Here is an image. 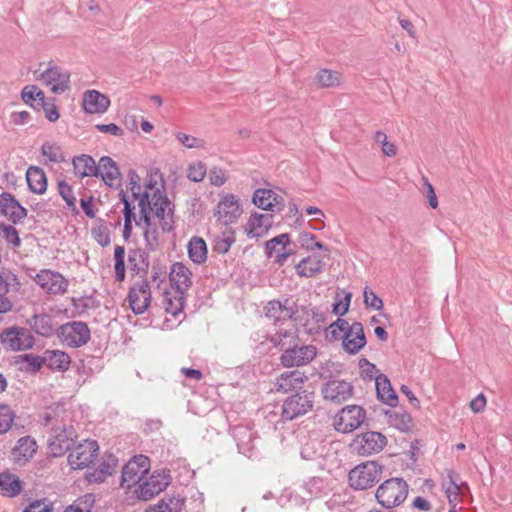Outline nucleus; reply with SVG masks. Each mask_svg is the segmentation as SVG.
Returning <instances> with one entry per match:
<instances>
[{"label":"nucleus","mask_w":512,"mask_h":512,"mask_svg":"<svg viewBox=\"0 0 512 512\" xmlns=\"http://www.w3.org/2000/svg\"><path fill=\"white\" fill-rule=\"evenodd\" d=\"M39 79L55 94L65 92L70 88V73L50 61L46 70L40 73Z\"/></svg>","instance_id":"nucleus-12"},{"label":"nucleus","mask_w":512,"mask_h":512,"mask_svg":"<svg viewBox=\"0 0 512 512\" xmlns=\"http://www.w3.org/2000/svg\"><path fill=\"white\" fill-rule=\"evenodd\" d=\"M95 129L102 133H108L114 136H123L124 130L115 123L96 124Z\"/></svg>","instance_id":"nucleus-63"},{"label":"nucleus","mask_w":512,"mask_h":512,"mask_svg":"<svg viewBox=\"0 0 512 512\" xmlns=\"http://www.w3.org/2000/svg\"><path fill=\"white\" fill-rule=\"evenodd\" d=\"M169 280L174 285L175 290H180L183 293L193 285L192 272L182 262L172 264Z\"/></svg>","instance_id":"nucleus-23"},{"label":"nucleus","mask_w":512,"mask_h":512,"mask_svg":"<svg viewBox=\"0 0 512 512\" xmlns=\"http://www.w3.org/2000/svg\"><path fill=\"white\" fill-rule=\"evenodd\" d=\"M321 393L325 400L341 404L353 396L354 387L345 380L332 379L322 385Z\"/></svg>","instance_id":"nucleus-15"},{"label":"nucleus","mask_w":512,"mask_h":512,"mask_svg":"<svg viewBox=\"0 0 512 512\" xmlns=\"http://www.w3.org/2000/svg\"><path fill=\"white\" fill-rule=\"evenodd\" d=\"M42 110L45 113V117L50 122H56L60 117V113L56 105V98L54 97L48 98Z\"/></svg>","instance_id":"nucleus-57"},{"label":"nucleus","mask_w":512,"mask_h":512,"mask_svg":"<svg viewBox=\"0 0 512 512\" xmlns=\"http://www.w3.org/2000/svg\"><path fill=\"white\" fill-rule=\"evenodd\" d=\"M59 147H55L48 142L44 143L41 147V153L43 156H46L50 162L60 163L65 161V158L62 154H58Z\"/></svg>","instance_id":"nucleus-55"},{"label":"nucleus","mask_w":512,"mask_h":512,"mask_svg":"<svg viewBox=\"0 0 512 512\" xmlns=\"http://www.w3.org/2000/svg\"><path fill=\"white\" fill-rule=\"evenodd\" d=\"M45 365L53 371L64 372L71 364L70 356L61 350H46L44 352Z\"/></svg>","instance_id":"nucleus-32"},{"label":"nucleus","mask_w":512,"mask_h":512,"mask_svg":"<svg viewBox=\"0 0 512 512\" xmlns=\"http://www.w3.org/2000/svg\"><path fill=\"white\" fill-rule=\"evenodd\" d=\"M19 362L27 363L28 366L22 370L25 372H32V373L39 372L41 370V368L43 367V365H45L44 355L39 356V355L28 354V353L17 356L16 363H19Z\"/></svg>","instance_id":"nucleus-41"},{"label":"nucleus","mask_w":512,"mask_h":512,"mask_svg":"<svg viewBox=\"0 0 512 512\" xmlns=\"http://www.w3.org/2000/svg\"><path fill=\"white\" fill-rule=\"evenodd\" d=\"M384 413L387 416L389 425L401 432H408L413 426L411 415L403 409L385 410Z\"/></svg>","instance_id":"nucleus-35"},{"label":"nucleus","mask_w":512,"mask_h":512,"mask_svg":"<svg viewBox=\"0 0 512 512\" xmlns=\"http://www.w3.org/2000/svg\"><path fill=\"white\" fill-rule=\"evenodd\" d=\"M235 232L232 228H227L221 237H217L215 240L214 251L219 254H226L231 245L235 242Z\"/></svg>","instance_id":"nucleus-43"},{"label":"nucleus","mask_w":512,"mask_h":512,"mask_svg":"<svg viewBox=\"0 0 512 512\" xmlns=\"http://www.w3.org/2000/svg\"><path fill=\"white\" fill-rule=\"evenodd\" d=\"M365 419L366 411L362 406L347 405L334 416L333 426L337 432L352 433L364 423Z\"/></svg>","instance_id":"nucleus-6"},{"label":"nucleus","mask_w":512,"mask_h":512,"mask_svg":"<svg viewBox=\"0 0 512 512\" xmlns=\"http://www.w3.org/2000/svg\"><path fill=\"white\" fill-rule=\"evenodd\" d=\"M266 341L282 351L279 358L280 363L285 368L305 366L312 362L317 349L314 345H306L299 338V329L295 325L294 329H278L274 334L267 335Z\"/></svg>","instance_id":"nucleus-1"},{"label":"nucleus","mask_w":512,"mask_h":512,"mask_svg":"<svg viewBox=\"0 0 512 512\" xmlns=\"http://www.w3.org/2000/svg\"><path fill=\"white\" fill-rule=\"evenodd\" d=\"M58 193L62 199L66 202L67 207L75 214L79 213L76 206V198L73 194V188L65 180L58 181L57 184Z\"/></svg>","instance_id":"nucleus-42"},{"label":"nucleus","mask_w":512,"mask_h":512,"mask_svg":"<svg viewBox=\"0 0 512 512\" xmlns=\"http://www.w3.org/2000/svg\"><path fill=\"white\" fill-rule=\"evenodd\" d=\"M128 177V185L127 188L131 191V196L133 199H136V195L141 191V184H140V176L134 169H129L127 173Z\"/></svg>","instance_id":"nucleus-59"},{"label":"nucleus","mask_w":512,"mask_h":512,"mask_svg":"<svg viewBox=\"0 0 512 512\" xmlns=\"http://www.w3.org/2000/svg\"><path fill=\"white\" fill-rule=\"evenodd\" d=\"M74 434L73 426H64L56 433L54 440L50 441L48 445L53 457H61L72 448Z\"/></svg>","instance_id":"nucleus-21"},{"label":"nucleus","mask_w":512,"mask_h":512,"mask_svg":"<svg viewBox=\"0 0 512 512\" xmlns=\"http://www.w3.org/2000/svg\"><path fill=\"white\" fill-rule=\"evenodd\" d=\"M351 298L350 292L346 293L343 299L337 298L332 305V313L338 316L345 315L349 310Z\"/></svg>","instance_id":"nucleus-56"},{"label":"nucleus","mask_w":512,"mask_h":512,"mask_svg":"<svg viewBox=\"0 0 512 512\" xmlns=\"http://www.w3.org/2000/svg\"><path fill=\"white\" fill-rule=\"evenodd\" d=\"M349 326L348 321L338 318L326 329V337L331 340H338L340 337L342 338L341 333L344 334Z\"/></svg>","instance_id":"nucleus-48"},{"label":"nucleus","mask_w":512,"mask_h":512,"mask_svg":"<svg viewBox=\"0 0 512 512\" xmlns=\"http://www.w3.org/2000/svg\"><path fill=\"white\" fill-rule=\"evenodd\" d=\"M153 210L157 218L160 219V227L164 233H169L174 229L175 205L170 201L165 191L156 189L153 193Z\"/></svg>","instance_id":"nucleus-11"},{"label":"nucleus","mask_w":512,"mask_h":512,"mask_svg":"<svg viewBox=\"0 0 512 512\" xmlns=\"http://www.w3.org/2000/svg\"><path fill=\"white\" fill-rule=\"evenodd\" d=\"M146 249L148 251H156L159 246V232L157 228L149 227L143 232Z\"/></svg>","instance_id":"nucleus-51"},{"label":"nucleus","mask_w":512,"mask_h":512,"mask_svg":"<svg viewBox=\"0 0 512 512\" xmlns=\"http://www.w3.org/2000/svg\"><path fill=\"white\" fill-rule=\"evenodd\" d=\"M99 445L96 440L86 439L77 444L68 455V463L74 470L89 467L98 456Z\"/></svg>","instance_id":"nucleus-10"},{"label":"nucleus","mask_w":512,"mask_h":512,"mask_svg":"<svg viewBox=\"0 0 512 512\" xmlns=\"http://www.w3.org/2000/svg\"><path fill=\"white\" fill-rule=\"evenodd\" d=\"M188 256L195 264H203L207 260L208 249L203 238L194 236L190 239L188 246Z\"/></svg>","instance_id":"nucleus-37"},{"label":"nucleus","mask_w":512,"mask_h":512,"mask_svg":"<svg viewBox=\"0 0 512 512\" xmlns=\"http://www.w3.org/2000/svg\"><path fill=\"white\" fill-rule=\"evenodd\" d=\"M177 140L187 148H201L204 146V141L200 138L178 132L176 133Z\"/></svg>","instance_id":"nucleus-58"},{"label":"nucleus","mask_w":512,"mask_h":512,"mask_svg":"<svg viewBox=\"0 0 512 512\" xmlns=\"http://www.w3.org/2000/svg\"><path fill=\"white\" fill-rule=\"evenodd\" d=\"M241 214L239 201L233 194H226L218 203V220L224 224L229 225L234 223Z\"/></svg>","instance_id":"nucleus-20"},{"label":"nucleus","mask_w":512,"mask_h":512,"mask_svg":"<svg viewBox=\"0 0 512 512\" xmlns=\"http://www.w3.org/2000/svg\"><path fill=\"white\" fill-rule=\"evenodd\" d=\"M56 335L68 347L79 348L88 343L91 332L85 322L72 321L62 324L58 328Z\"/></svg>","instance_id":"nucleus-7"},{"label":"nucleus","mask_w":512,"mask_h":512,"mask_svg":"<svg viewBox=\"0 0 512 512\" xmlns=\"http://www.w3.org/2000/svg\"><path fill=\"white\" fill-rule=\"evenodd\" d=\"M307 379L304 373L293 370L282 373L276 381L277 391L290 392L296 388H301L300 385Z\"/></svg>","instance_id":"nucleus-30"},{"label":"nucleus","mask_w":512,"mask_h":512,"mask_svg":"<svg viewBox=\"0 0 512 512\" xmlns=\"http://www.w3.org/2000/svg\"><path fill=\"white\" fill-rule=\"evenodd\" d=\"M72 163L75 175L81 179L87 176L99 177L101 175V168L97 167L95 160L90 155L75 156Z\"/></svg>","instance_id":"nucleus-25"},{"label":"nucleus","mask_w":512,"mask_h":512,"mask_svg":"<svg viewBox=\"0 0 512 512\" xmlns=\"http://www.w3.org/2000/svg\"><path fill=\"white\" fill-rule=\"evenodd\" d=\"M166 503L168 504L167 512H180L184 505V498L174 495H166Z\"/></svg>","instance_id":"nucleus-64"},{"label":"nucleus","mask_w":512,"mask_h":512,"mask_svg":"<svg viewBox=\"0 0 512 512\" xmlns=\"http://www.w3.org/2000/svg\"><path fill=\"white\" fill-rule=\"evenodd\" d=\"M323 259L321 256L311 255L303 258L296 264L295 270L298 276L305 278L315 277L323 272Z\"/></svg>","instance_id":"nucleus-26"},{"label":"nucleus","mask_w":512,"mask_h":512,"mask_svg":"<svg viewBox=\"0 0 512 512\" xmlns=\"http://www.w3.org/2000/svg\"><path fill=\"white\" fill-rule=\"evenodd\" d=\"M33 280L48 294L58 295L64 294L68 288V281L65 277L57 272L50 269H43Z\"/></svg>","instance_id":"nucleus-14"},{"label":"nucleus","mask_w":512,"mask_h":512,"mask_svg":"<svg viewBox=\"0 0 512 512\" xmlns=\"http://www.w3.org/2000/svg\"><path fill=\"white\" fill-rule=\"evenodd\" d=\"M409 485L403 478L393 477L382 482L375 491V499L385 509L400 506L407 498Z\"/></svg>","instance_id":"nucleus-2"},{"label":"nucleus","mask_w":512,"mask_h":512,"mask_svg":"<svg viewBox=\"0 0 512 512\" xmlns=\"http://www.w3.org/2000/svg\"><path fill=\"white\" fill-rule=\"evenodd\" d=\"M140 472L139 469L134 467V463L128 461L122 468L120 486L122 488H131L139 483L144 478Z\"/></svg>","instance_id":"nucleus-39"},{"label":"nucleus","mask_w":512,"mask_h":512,"mask_svg":"<svg viewBox=\"0 0 512 512\" xmlns=\"http://www.w3.org/2000/svg\"><path fill=\"white\" fill-rule=\"evenodd\" d=\"M316 400L314 390L300 389L288 396L282 403L281 418L292 421L313 411Z\"/></svg>","instance_id":"nucleus-3"},{"label":"nucleus","mask_w":512,"mask_h":512,"mask_svg":"<svg viewBox=\"0 0 512 512\" xmlns=\"http://www.w3.org/2000/svg\"><path fill=\"white\" fill-rule=\"evenodd\" d=\"M184 305L185 293L182 291L174 289L173 292L168 290L163 292V306L167 313L176 317L183 313Z\"/></svg>","instance_id":"nucleus-31"},{"label":"nucleus","mask_w":512,"mask_h":512,"mask_svg":"<svg viewBox=\"0 0 512 512\" xmlns=\"http://www.w3.org/2000/svg\"><path fill=\"white\" fill-rule=\"evenodd\" d=\"M299 243L306 250H324L329 253V249L321 241L316 240V236L310 232H301L299 235Z\"/></svg>","instance_id":"nucleus-46"},{"label":"nucleus","mask_w":512,"mask_h":512,"mask_svg":"<svg viewBox=\"0 0 512 512\" xmlns=\"http://www.w3.org/2000/svg\"><path fill=\"white\" fill-rule=\"evenodd\" d=\"M171 482V475L169 470L154 471L151 477L144 481L137 492V497L140 500H150L160 492L165 490Z\"/></svg>","instance_id":"nucleus-13"},{"label":"nucleus","mask_w":512,"mask_h":512,"mask_svg":"<svg viewBox=\"0 0 512 512\" xmlns=\"http://www.w3.org/2000/svg\"><path fill=\"white\" fill-rule=\"evenodd\" d=\"M206 175V166L202 162L189 165L187 177L193 182H200Z\"/></svg>","instance_id":"nucleus-54"},{"label":"nucleus","mask_w":512,"mask_h":512,"mask_svg":"<svg viewBox=\"0 0 512 512\" xmlns=\"http://www.w3.org/2000/svg\"><path fill=\"white\" fill-rule=\"evenodd\" d=\"M263 311L265 316L271 319L275 325L291 320L297 326V323L301 321L297 316L299 306L289 297H285L283 300L273 299L268 301L263 307Z\"/></svg>","instance_id":"nucleus-5"},{"label":"nucleus","mask_w":512,"mask_h":512,"mask_svg":"<svg viewBox=\"0 0 512 512\" xmlns=\"http://www.w3.org/2000/svg\"><path fill=\"white\" fill-rule=\"evenodd\" d=\"M273 218L272 214L252 213L248 220V226L250 227L248 236L261 237L264 233L268 232L273 225Z\"/></svg>","instance_id":"nucleus-29"},{"label":"nucleus","mask_w":512,"mask_h":512,"mask_svg":"<svg viewBox=\"0 0 512 512\" xmlns=\"http://www.w3.org/2000/svg\"><path fill=\"white\" fill-rule=\"evenodd\" d=\"M367 343L362 323L354 322L342 335V347L349 355H355L361 351Z\"/></svg>","instance_id":"nucleus-17"},{"label":"nucleus","mask_w":512,"mask_h":512,"mask_svg":"<svg viewBox=\"0 0 512 512\" xmlns=\"http://www.w3.org/2000/svg\"><path fill=\"white\" fill-rule=\"evenodd\" d=\"M375 387L377 398L381 402L391 407L397 406L398 395L393 389L389 378L385 374L380 373L375 377Z\"/></svg>","instance_id":"nucleus-24"},{"label":"nucleus","mask_w":512,"mask_h":512,"mask_svg":"<svg viewBox=\"0 0 512 512\" xmlns=\"http://www.w3.org/2000/svg\"><path fill=\"white\" fill-rule=\"evenodd\" d=\"M383 468L377 461H366L358 464L348 473L350 487L356 491L374 487L381 480Z\"/></svg>","instance_id":"nucleus-4"},{"label":"nucleus","mask_w":512,"mask_h":512,"mask_svg":"<svg viewBox=\"0 0 512 512\" xmlns=\"http://www.w3.org/2000/svg\"><path fill=\"white\" fill-rule=\"evenodd\" d=\"M231 435L236 442L238 452L251 458L255 450L254 440L256 439V433L248 426L236 425L231 428Z\"/></svg>","instance_id":"nucleus-19"},{"label":"nucleus","mask_w":512,"mask_h":512,"mask_svg":"<svg viewBox=\"0 0 512 512\" xmlns=\"http://www.w3.org/2000/svg\"><path fill=\"white\" fill-rule=\"evenodd\" d=\"M53 504L47 498L33 500L22 512H52Z\"/></svg>","instance_id":"nucleus-52"},{"label":"nucleus","mask_w":512,"mask_h":512,"mask_svg":"<svg viewBox=\"0 0 512 512\" xmlns=\"http://www.w3.org/2000/svg\"><path fill=\"white\" fill-rule=\"evenodd\" d=\"M0 342L6 350L22 351L33 348L35 339L24 327H8L0 334Z\"/></svg>","instance_id":"nucleus-9"},{"label":"nucleus","mask_w":512,"mask_h":512,"mask_svg":"<svg viewBox=\"0 0 512 512\" xmlns=\"http://www.w3.org/2000/svg\"><path fill=\"white\" fill-rule=\"evenodd\" d=\"M36 451V441L30 436H25L17 441V445L13 448L12 454L19 463L21 461L27 462L32 459Z\"/></svg>","instance_id":"nucleus-33"},{"label":"nucleus","mask_w":512,"mask_h":512,"mask_svg":"<svg viewBox=\"0 0 512 512\" xmlns=\"http://www.w3.org/2000/svg\"><path fill=\"white\" fill-rule=\"evenodd\" d=\"M26 181L29 190L34 194L42 195L47 190V176L41 167L30 166L26 172Z\"/></svg>","instance_id":"nucleus-27"},{"label":"nucleus","mask_w":512,"mask_h":512,"mask_svg":"<svg viewBox=\"0 0 512 512\" xmlns=\"http://www.w3.org/2000/svg\"><path fill=\"white\" fill-rule=\"evenodd\" d=\"M28 323L40 336L50 337L54 334L53 318L47 313L34 314Z\"/></svg>","instance_id":"nucleus-36"},{"label":"nucleus","mask_w":512,"mask_h":512,"mask_svg":"<svg viewBox=\"0 0 512 512\" xmlns=\"http://www.w3.org/2000/svg\"><path fill=\"white\" fill-rule=\"evenodd\" d=\"M97 167L101 168V175L99 177L102 178L106 185L113 187V181L118 180L116 188L121 187V173L116 162L111 157H101Z\"/></svg>","instance_id":"nucleus-28"},{"label":"nucleus","mask_w":512,"mask_h":512,"mask_svg":"<svg viewBox=\"0 0 512 512\" xmlns=\"http://www.w3.org/2000/svg\"><path fill=\"white\" fill-rule=\"evenodd\" d=\"M82 105L86 113L100 114L107 111L110 99L97 90H88L83 95Z\"/></svg>","instance_id":"nucleus-22"},{"label":"nucleus","mask_w":512,"mask_h":512,"mask_svg":"<svg viewBox=\"0 0 512 512\" xmlns=\"http://www.w3.org/2000/svg\"><path fill=\"white\" fill-rule=\"evenodd\" d=\"M115 463L102 462L93 472H89L87 480L90 483H102L106 480L107 476L111 475L114 469Z\"/></svg>","instance_id":"nucleus-44"},{"label":"nucleus","mask_w":512,"mask_h":512,"mask_svg":"<svg viewBox=\"0 0 512 512\" xmlns=\"http://www.w3.org/2000/svg\"><path fill=\"white\" fill-rule=\"evenodd\" d=\"M7 198H3L7 202L8 219L13 224L20 223L24 218L27 217L28 210L20 204L14 195L7 192Z\"/></svg>","instance_id":"nucleus-38"},{"label":"nucleus","mask_w":512,"mask_h":512,"mask_svg":"<svg viewBox=\"0 0 512 512\" xmlns=\"http://www.w3.org/2000/svg\"><path fill=\"white\" fill-rule=\"evenodd\" d=\"M358 364L361 369V377L363 379L375 380V377L377 376L375 375L377 372V367L375 364L369 362L366 358L360 359Z\"/></svg>","instance_id":"nucleus-60"},{"label":"nucleus","mask_w":512,"mask_h":512,"mask_svg":"<svg viewBox=\"0 0 512 512\" xmlns=\"http://www.w3.org/2000/svg\"><path fill=\"white\" fill-rule=\"evenodd\" d=\"M131 463H134V467L139 469L141 472L140 474L144 477L150 470V459L149 457L145 455H137L134 456L131 460H129Z\"/></svg>","instance_id":"nucleus-61"},{"label":"nucleus","mask_w":512,"mask_h":512,"mask_svg":"<svg viewBox=\"0 0 512 512\" xmlns=\"http://www.w3.org/2000/svg\"><path fill=\"white\" fill-rule=\"evenodd\" d=\"M15 417V412L8 404H0V435L11 429Z\"/></svg>","instance_id":"nucleus-45"},{"label":"nucleus","mask_w":512,"mask_h":512,"mask_svg":"<svg viewBox=\"0 0 512 512\" xmlns=\"http://www.w3.org/2000/svg\"><path fill=\"white\" fill-rule=\"evenodd\" d=\"M291 242L290 235L288 233H282L276 237L265 242V253L267 257H272L273 252L277 245H282L283 248L288 246Z\"/></svg>","instance_id":"nucleus-49"},{"label":"nucleus","mask_w":512,"mask_h":512,"mask_svg":"<svg viewBox=\"0 0 512 512\" xmlns=\"http://www.w3.org/2000/svg\"><path fill=\"white\" fill-rule=\"evenodd\" d=\"M138 206L141 210H153V193L148 191L140 192L136 195Z\"/></svg>","instance_id":"nucleus-62"},{"label":"nucleus","mask_w":512,"mask_h":512,"mask_svg":"<svg viewBox=\"0 0 512 512\" xmlns=\"http://www.w3.org/2000/svg\"><path fill=\"white\" fill-rule=\"evenodd\" d=\"M151 290L147 280L130 287L127 300L135 315L143 314L151 303Z\"/></svg>","instance_id":"nucleus-16"},{"label":"nucleus","mask_w":512,"mask_h":512,"mask_svg":"<svg viewBox=\"0 0 512 512\" xmlns=\"http://www.w3.org/2000/svg\"><path fill=\"white\" fill-rule=\"evenodd\" d=\"M315 80L321 88H331L340 84L341 74L330 69H321L317 72Z\"/></svg>","instance_id":"nucleus-40"},{"label":"nucleus","mask_w":512,"mask_h":512,"mask_svg":"<svg viewBox=\"0 0 512 512\" xmlns=\"http://www.w3.org/2000/svg\"><path fill=\"white\" fill-rule=\"evenodd\" d=\"M0 489L4 496L13 498L22 492L23 484L18 476L5 471L0 473Z\"/></svg>","instance_id":"nucleus-34"},{"label":"nucleus","mask_w":512,"mask_h":512,"mask_svg":"<svg viewBox=\"0 0 512 512\" xmlns=\"http://www.w3.org/2000/svg\"><path fill=\"white\" fill-rule=\"evenodd\" d=\"M387 438L377 431L358 434L350 443L352 452L360 456H369L381 452L387 445Z\"/></svg>","instance_id":"nucleus-8"},{"label":"nucleus","mask_w":512,"mask_h":512,"mask_svg":"<svg viewBox=\"0 0 512 512\" xmlns=\"http://www.w3.org/2000/svg\"><path fill=\"white\" fill-rule=\"evenodd\" d=\"M364 304L367 308L375 310H381L383 308V300L376 295V293L368 286L365 287L364 292Z\"/></svg>","instance_id":"nucleus-53"},{"label":"nucleus","mask_w":512,"mask_h":512,"mask_svg":"<svg viewBox=\"0 0 512 512\" xmlns=\"http://www.w3.org/2000/svg\"><path fill=\"white\" fill-rule=\"evenodd\" d=\"M0 229L3 232L4 239L12 244L13 247L17 248L21 246V239L18 230L11 225H7L4 222H0Z\"/></svg>","instance_id":"nucleus-50"},{"label":"nucleus","mask_w":512,"mask_h":512,"mask_svg":"<svg viewBox=\"0 0 512 512\" xmlns=\"http://www.w3.org/2000/svg\"><path fill=\"white\" fill-rule=\"evenodd\" d=\"M252 202L260 209L281 212L284 207V199L271 189L258 188L254 191Z\"/></svg>","instance_id":"nucleus-18"},{"label":"nucleus","mask_w":512,"mask_h":512,"mask_svg":"<svg viewBox=\"0 0 512 512\" xmlns=\"http://www.w3.org/2000/svg\"><path fill=\"white\" fill-rule=\"evenodd\" d=\"M99 222L100 225L92 229V235L100 246L107 247L111 243L110 231L108 227L104 224V220L99 219Z\"/></svg>","instance_id":"nucleus-47"}]
</instances>
